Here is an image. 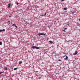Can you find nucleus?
<instances>
[{"mask_svg":"<svg viewBox=\"0 0 80 80\" xmlns=\"http://www.w3.org/2000/svg\"><path fill=\"white\" fill-rule=\"evenodd\" d=\"M32 48H35L36 49H37L38 50V49H40V48L38 47H37L36 46H32Z\"/></svg>","mask_w":80,"mask_h":80,"instance_id":"nucleus-1","label":"nucleus"},{"mask_svg":"<svg viewBox=\"0 0 80 80\" xmlns=\"http://www.w3.org/2000/svg\"><path fill=\"white\" fill-rule=\"evenodd\" d=\"M38 35L39 36H40V35H43V36H45V34H44V33H39L38 34Z\"/></svg>","mask_w":80,"mask_h":80,"instance_id":"nucleus-2","label":"nucleus"},{"mask_svg":"<svg viewBox=\"0 0 80 80\" xmlns=\"http://www.w3.org/2000/svg\"><path fill=\"white\" fill-rule=\"evenodd\" d=\"M64 57L65 60H67V59H68V57L67 56L65 55L64 56Z\"/></svg>","mask_w":80,"mask_h":80,"instance_id":"nucleus-3","label":"nucleus"},{"mask_svg":"<svg viewBox=\"0 0 80 80\" xmlns=\"http://www.w3.org/2000/svg\"><path fill=\"white\" fill-rule=\"evenodd\" d=\"M8 8H10V6H11V3H9L8 4Z\"/></svg>","mask_w":80,"mask_h":80,"instance_id":"nucleus-4","label":"nucleus"},{"mask_svg":"<svg viewBox=\"0 0 80 80\" xmlns=\"http://www.w3.org/2000/svg\"><path fill=\"white\" fill-rule=\"evenodd\" d=\"M77 51H76L74 53H73V55H77Z\"/></svg>","mask_w":80,"mask_h":80,"instance_id":"nucleus-5","label":"nucleus"},{"mask_svg":"<svg viewBox=\"0 0 80 80\" xmlns=\"http://www.w3.org/2000/svg\"><path fill=\"white\" fill-rule=\"evenodd\" d=\"M5 30L4 29H3L2 30V29H1L0 30V32H3V31H5Z\"/></svg>","mask_w":80,"mask_h":80,"instance_id":"nucleus-6","label":"nucleus"},{"mask_svg":"<svg viewBox=\"0 0 80 80\" xmlns=\"http://www.w3.org/2000/svg\"><path fill=\"white\" fill-rule=\"evenodd\" d=\"M49 42L51 43V44H52L53 43V42L52 41H49Z\"/></svg>","mask_w":80,"mask_h":80,"instance_id":"nucleus-7","label":"nucleus"},{"mask_svg":"<svg viewBox=\"0 0 80 80\" xmlns=\"http://www.w3.org/2000/svg\"><path fill=\"white\" fill-rule=\"evenodd\" d=\"M22 63V61H19V64H21V63Z\"/></svg>","mask_w":80,"mask_h":80,"instance_id":"nucleus-8","label":"nucleus"},{"mask_svg":"<svg viewBox=\"0 0 80 80\" xmlns=\"http://www.w3.org/2000/svg\"><path fill=\"white\" fill-rule=\"evenodd\" d=\"M76 12H75V11H74V12H72V13H76Z\"/></svg>","mask_w":80,"mask_h":80,"instance_id":"nucleus-9","label":"nucleus"},{"mask_svg":"<svg viewBox=\"0 0 80 80\" xmlns=\"http://www.w3.org/2000/svg\"><path fill=\"white\" fill-rule=\"evenodd\" d=\"M2 42H1L0 41V45H2Z\"/></svg>","mask_w":80,"mask_h":80,"instance_id":"nucleus-10","label":"nucleus"},{"mask_svg":"<svg viewBox=\"0 0 80 80\" xmlns=\"http://www.w3.org/2000/svg\"><path fill=\"white\" fill-rule=\"evenodd\" d=\"M17 68H14V70H17Z\"/></svg>","mask_w":80,"mask_h":80,"instance_id":"nucleus-11","label":"nucleus"},{"mask_svg":"<svg viewBox=\"0 0 80 80\" xmlns=\"http://www.w3.org/2000/svg\"><path fill=\"white\" fill-rule=\"evenodd\" d=\"M66 9H67V8H63L64 10H66Z\"/></svg>","mask_w":80,"mask_h":80,"instance_id":"nucleus-12","label":"nucleus"},{"mask_svg":"<svg viewBox=\"0 0 80 80\" xmlns=\"http://www.w3.org/2000/svg\"><path fill=\"white\" fill-rule=\"evenodd\" d=\"M2 73H3V72H0V74H2Z\"/></svg>","mask_w":80,"mask_h":80,"instance_id":"nucleus-13","label":"nucleus"},{"mask_svg":"<svg viewBox=\"0 0 80 80\" xmlns=\"http://www.w3.org/2000/svg\"><path fill=\"white\" fill-rule=\"evenodd\" d=\"M64 30H67V28H64Z\"/></svg>","mask_w":80,"mask_h":80,"instance_id":"nucleus-14","label":"nucleus"},{"mask_svg":"<svg viewBox=\"0 0 80 80\" xmlns=\"http://www.w3.org/2000/svg\"><path fill=\"white\" fill-rule=\"evenodd\" d=\"M5 70H7V67H5Z\"/></svg>","mask_w":80,"mask_h":80,"instance_id":"nucleus-15","label":"nucleus"},{"mask_svg":"<svg viewBox=\"0 0 80 80\" xmlns=\"http://www.w3.org/2000/svg\"><path fill=\"white\" fill-rule=\"evenodd\" d=\"M12 25V26H14V25H15V24H13Z\"/></svg>","mask_w":80,"mask_h":80,"instance_id":"nucleus-16","label":"nucleus"},{"mask_svg":"<svg viewBox=\"0 0 80 80\" xmlns=\"http://www.w3.org/2000/svg\"><path fill=\"white\" fill-rule=\"evenodd\" d=\"M44 16H45L46 15V12H45L44 15Z\"/></svg>","mask_w":80,"mask_h":80,"instance_id":"nucleus-17","label":"nucleus"},{"mask_svg":"<svg viewBox=\"0 0 80 80\" xmlns=\"http://www.w3.org/2000/svg\"><path fill=\"white\" fill-rule=\"evenodd\" d=\"M15 27L16 28H17V26H16V25L15 26Z\"/></svg>","mask_w":80,"mask_h":80,"instance_id":"nucleus-18","label":"nucleus"},{"mask_svg":"<svg viewBox=\"0 0 80 80\" xmlns=\"http://www.w3.org/2000/svg\"><path fill=\"white\" fill-rule=\"evenodd\" d=\"M63 32H65V30L64 29V30H63Z\"/></svg>","mask_w":80,"mask_h":80,"instance_id":"nucleus-19","label":"nucleus"},{"mask_svg":"<svg viewBox=\"0 0 80 80\" xmlns=\"http://www.w3.org/2000/svg\"><path fill=\"white\" fill-rule=\"evenodd\" d=\"M67 25H68V26H70V24H67Z\"/></svg>","mask_w":80,"mask_h":80,"instance_id":"nucleus-20","label":"nucleus"},{"mask_svg":"<svg viewBox=\"0 0 80 80\" xmlns=\"http://www.w3.org/2000/svg\"><path fill=\"white\" fill-rule=\"evenodd\" d=\"M18 4H19V3H17V5H18Z\"/></svg>","mask_w":80,"mask_h":80,"instance_id":"nucleus-21","label":"nucleus"},{"mask_svg":"<svg viewBox=\"0 0 80 80\" xmlns=\"http://www.w3.org/2000/svg\"><path fill=\"white\" fill-rule=\"evenodd\" d=\"M58 61H60V62H61V60H59Z\"/></svg>","mask_w":80,"mask_h":80,"instance_id":"nucleus-22","label":"nucleus"},{"mask_svg":"<svg viewBox=\"0 0 80 80\" xmlns=\"http://www.w3.org/2000/svg\"><path fill=\"white\" fill-rule=\"evenodd\" d=\"M8 22V23H10V21H9Z\"/></svg>","mask_w":80,"mask_h":80,"instance_id":"nucleus-23","label":"nucleus"},{"mask_svg":"<svg viewBox=\"0 0 80 80\" xmlns=\"http://www.w3.org/2000/svg\"><path fill=\"white\" fill-rule=\"evenodd\" d=\"M9 18H10L11 17V16H9Z\"/></svg>","mask_w":80,"mask_h":80,"instance_id":"nucleus-24","label":"nucleus"},{"mask_svg":"<svg viewBox=\"0 0 80 80\" xmlns=\"http://www.w3.org/2000/svg\"><path fill=\"white\" fill-rule=\"evenodd\" d=\"M64 0H62V1H64Z\"/></svg>","mask_w":80,"mask_h":80,"instance_id":"nucleus-25","label":"nucleus"},{"mask_svg":"<svg viewBox=\"0 0 80 80\" xmlns=\"http://www.w3.org/2000/svg\"><path fill=\"white\" fill-rule=\"evenodd\" d=\"M11 23L12 24V22H11Z\"/></svg>","mask_w":80,"mask_h":80,"instance_id":"nucleus-26","label":"nucleus"},{"mask_svg":"<svg viewBox=\"0 0 80 80\" xmlns=\"http://www.w3.org/2000/svg\"><path fill=\"white\" fill-rule=\"evenodd\" d=\"M67 23H69V22H67Z\"/></svg>","mask_w":80,"mask_h":80,"instance_id":"nucleus-27","label":"nucleus"},{"mask_svg":"<svg viewBox=\"0 0 80 80\" xmlns=\"http://www.w3.org/2000/svg\"><path fill=\"white\" fill-rule=\"evenodd\" d=\"M42 16H43V15H42Z\"/></svg>","mask_w":80,"mask_h":80,"instance_id":"nucleus-28","label":"nucleus"}]
</instances>
